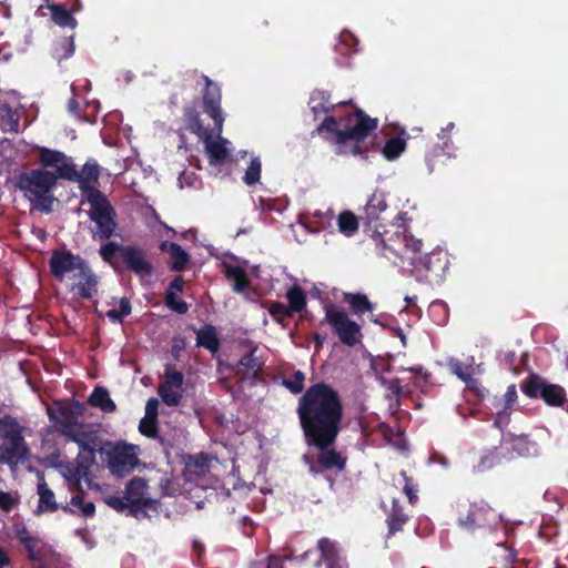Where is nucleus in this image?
I'll list each match as a JSON object with an SVG mask.
<instances>
[{
	"label": "nucleus",
	"instance_id": "nucleus-57",
	"mask_svg": "<svg viewBox=\"0 0 568 568\" xmlns=\"http://www.w3.org/2000/svg\"><path fill=\"white\" fill-rule=\"evenodd\" d=\"M16 504L17 501L14 500L10 493L0 490V509L2 511H10Z\"/></svg>",
	"mask_w": 568,
	"mask_h": 568
},
{
	"label": "nucleus",
	"instance_id": "nucleus-61",
	"mask_svg": "<svg viewBox=\"0 0 568 568\" xmlns=\"http://www.w3.org/2000/svg\"><path fill=\"white\" fill-rule=\"evenodd\" d=\"M159 400L154 397L150 398L145 405V417L158 419Z\"/></svg>",
	"mask_w": 568,
	"mask_h": 568
},
{
	"label": "nucleus",
	"instance_id": "nucleus-43",
	"mask_svg": "<svg viewBox=\"0 0 568 568\" xmlns=\"http://www.w3.org/2000/svg\"><path fill=\"white\" fill-rule=\"evenodd\" d=\"M26 199L30 202L31 207L39 212L51 213L53 210L54 196L51 192H37Z\"/></svg>",
	"mask_w": 568,
	"mask_h": 568
},
{
	"label": "nucleus",
	"instance_id": "nucleus-10",
	"mask_svg": "<svg viewBox=\"0 0 568 568\" xmlns=\"http://www.w3.org/2000/svg\"><path fill=\"white\" fill-rule=\"evenodd\" d=\"M13 184L23 193L24 197H27L37 192H52L54 178L52 171L41 166L16 174Z\"/></svg>",
	"mask_w": 568,
	"mask_h": 568
},
{
	"label": "nucleus",
	"instance_id": "nucleus-25",
	"mask_svg": "<svg viewBox=\"0 0 568 568\" xmlns=\"http://www.w3.org/2000/svg\"><path fill=\"white\" fill-rule=\"evenodd\" d=\"M511 450L520 457H535L540 454L539 444L527 434L511 435Z\"/></svg>",
	"mask_w": 568,
	"mask_h": 568
},
{
	"label": "nucleus",
	"instance_id": "nucleus-4",
	"mask_svg": "<svg viewBox=\"0 0 568 568\" xmlns=\"http://www.w3.org/2000/svg\"><path fill=\"white\" fill-rule=\"evenodd\" d=\"M148 483L142 477L128 481L122 495H111L104 498L105 504L120 514L138 520L150 518V513L158 514L160 503L148 496Z\"/></svg>",
	"mask_w": 568,
	"mask_h": 568
},
{
	"label": "nucleus",
	"instance_id": "nucleus-42",
	"mask_svg": "<svg viewBox=\"0 0 568 568\" xmlns=\"http://www.w3.org/2000/svg\"><path fill=\"white\" fill-rule=\"evenodd\" d=\"M264 307L267 308L270 315L272 318L280 324L283 328H286L288 326L287 318H291L293 314L286 308V305H284L281 302L275 301H266L264 303Z\"/></svg>",
	"mask_w": 568,
	"mask_h": 568
},
{
	"label": "nucleus",
	"instance_id": "nucleus-31",
	"mask_svg": "<svg viewBox=\"0 0 568 568\" xmlns=\"http://www.w3.org/2000/svg\"><path fill=\"white\" fill-rule=\"evenodd\" d=\"M88 404L100 408L104 413H113L116 410V405L110 397L106 388L97 386L88 398Z\"/></svg>",
	"mask_w": 568,
	"mask_h": 568
},
{
	"label": "nucleus",
	"instance_id": "nucleus-59",
	"mask_svg": "<svg viewBox=\"0 0 568 568\" xmlns=\"http://www.w3.org/2000/svg\"><path fill=\"white\" fill-rule=\"evenodd\" d=\"M453 373L460 378L463 382H466L471 377L469 372V367L463 365L462 363H456L452 366Z\"/></svg>",
	"mask_w": 568,
	"mask_h": 568
},
{
	"label": "nucleus",
	"instance_id": "nucleus-55",
	"mask_svg": "<svg viewBox=\"0 0 568 568\" xmlns=\"http://www.w3.org/2000/svg\"><path fill=\"white\" fill-rule=\"evenodd\" d=\"M320 100V102L316 105L312 106V111L317 114L320 112L329 113L332 111V108L326 105L328 102V97H326L324 91H316L312 94L311 101Z\"/></svg>",
	"mask_w": 568,
	"mask_h": 568
},
{
	"label": "nucleus",
	"instance_id": "nucleus-62",
	"mask_svg": "<svg viewBox=\"0 0 568 568\" xmlns=\"http://www.w3.org/2000/svg\"><path fill=\"white\" fill-rule=\"evenodd\" d=\"M119 310L118 312L120 313V315L122 316V318L124 320V317L129 316L132 312V306H131V302L128 297H122L120 300V303H119Z\"/></svg>",
	"mask_w": 568,
	"mask_h": 568
},
{
	"label": "nucleus",
	"instance_id": "nucleus-36",
	"mask_svg": "<svg viewBox=\"0 0 568 568\" xmlns=\"http://www.w3.org/2000/svg\"><path fill=\"white\" fill-rule=\"evenodd\" d=\"M224 275L233 281V291L242 293L250 287L251 281L245 270L237 265L225 266Z\"/></svg>",
	"mask_w": 568,
	"mask_h": 568
},
{
	"label": "nucleus",
	"instance_id": "nucleus-8",
	"mask_svg": "<svg viewBox=\"0 0 568 568\" xmlns=\"http://www.w3.org/2000/svg\"><path fill=\"white\" fill-rule=\"evenodd\" d=\"M325 321L332 326L344 345L354 347L361 342V326L352 321L346 312L337 305L329 303L325 306Z\"/></svg>",
	"mask_w": 568,
	"mask_h": 568
},
{
	"label": "nucleus",
	"instance_id": "nucleus-45",
	"mask_svg": "<svg viewBox=\"0 0 568 568\" xmlns=\"http://www.w3.org/2000/svg\"><path fill=\"white\" fill-rule=\"evenodd\" d=\"M87 454H88L87 452L79 450V454L73 464L71 471H72L73 477L77 478L78 480L88 476L91 466L95 462V459L89 460V457Z\"/></svg>",
	"mask_w": 568,
	"mask_h": 568
},
{
	"label": "nucleus",
	"instance_id": "nucleus-15",
	"mask_svg": "<svg viewBox=\"0 0 568 568\" xmlns=\"http://www.w3.org/2000/svg\"><path fill=\"white\" fill-rule=\"evenodd\" d=\"M60 434L67 436L70 440L78 444L79 449L87 452L89 460L95 459V453L99 450V439L92 433L83 430L78 423L61 420Z\"/></svg>",
	"mask_w": 568,
	"mask_h": 568
},
{
	"label": "nucleus",
	"instance_id": "nucleus-18",
	"mask_svg": "<svg viewBox=\"0 0 568 568\" xmlns=\"http://www.w3.org/2000/svg\"><path fill=\"white\" fill-rule=\"evenodd\" d=\"M74 280L71 291L81 298L91 300L98 293V276L90 267L89 263L83 270L72 276Z\"/></svg>",
	"mask_w": 568,
	"mask_h": 568
},
{
	"label": "nucleus",
	"instance_id": "nucleus-38",
	"mask_svg": "<svg viewBox=\"0 0 568 568\" xmlns=\"http://www.w3.org/2000/svg\"><path fill=\"white\" fill-rule=\"evenodd\" d=\"M344 302L348 304L352 312L357 316H362L373 310V304L363 293H344Z\"/></svg>",
	"mask_w": 568,
	"mask_h": 568
},
{
	"label": "nucleus",
	"instance_id": "nucleus-48",
	"mask_svg": "<svg viewBox=\"0 0 568 568\" xmlns=\"http://www.w3.org/2000/svg\"><path fill=\"white\" fill-rule=\"evenodd\" d=\"M500 462L499 454L496 448L488 450L483 456H480V459L477 465L474 466L475 473H484L488 469L494 468L496 465H498Z\"/></svg>",
	"mask_w": 568,
	"mask_h": 568
},
{
	"label": "nucleus",
	"instance_id": "nucleus-49",
	"mask_svg": "<svg viewBox=\"0 0 568 568\" xmlns=\"http://www.w3.org/2000/svg\"><path fill=\"white\" fill-rule=\"evenodd\" d=\"M358 39L349 31H343L339 34L338 44L336 51L343 54L348 52H357Z\"/></svg>",
	"mask_w": 568,
	"mask_h": 568
},
{
	"label": "nucleus",
	"instance_id": "nucleus-35",
	"mask_svg": "<svg viewBox=\"0 0 568 568\" xmlns=\"http://www.w3.org/2000/svg\"><path fill=\"white\" fill-rule=\"evenodd\" d=\"M196 345L215 353L220 348V341L216 329L213 325L207 324L196 333Z\"/></svg>",
	"mask_w": 568,
	"mask_h": 568
},
{
	"label": "nucleus",
	"instance_id": "nucleus-12",
	"mask_svg": "<svg viewBox=\"0 0 568 568\" xmlns=\"http://www.w3.org/2000/svg\"><path fill=\"white\" fill-rule=\"evenodd\" d=\"M205 87L202 92L203 111L214 122V131L220 135L223 130L224 115L221 108L222 92L217 83L213 82L207 75L202 74Z\"/></svg>",
	"mask_w": 568,
	"mask_h": 568
},
{
	"label": "nucleus",
	"instance_id": "nucleus-32",
	"mask_svg": "<svg viewBox=\"0 0 568 568\" xmlns=\"http://www.w3.org/2000/svg\"><path fill=\"white\" fill-rule=\"evenodd\" d=\"M24 427L19 423L18 418L6 414L0 417V438L3 440L22 437Z\"/></svg>",
	"mask_w": 568,
	"mask_h": 568
},
{
	"label": "nucleus",
	"instance_id": "nucleus-14",
	"mask_svg": "<svg viewBox=\"0 0 568 568\" xmlns=\"http://www.w3.org/2000/svg\"><path fill=\"white\" fill-rule=\"evenodd\" d=\"M385 194L382 191H375L368 199L364 206V212L361 215V222L363 224V231L368 236L374 233L375 229H384V224L381 222L382 214L387 210Z\"/></svg>",
	"mask_w": 568,
	"mask_h": 568
},
{
	"label": "nucleus",
	"instance_id": "nucleus-16",
	"mask_svg": "<svg viewBox=\"0 0 568 568\" xmlns=\"http://www.w3.org/2000/svg\"><path fill=\"white\" fill-rule=\"evenodd\" d=\"M85 405L79 400H55L53 406L47 408L49 419L55 425L57 430L60 433L61 420H70L78 423V419L83 416Z\"/></svg>",
	"mask_w": 568,
	"mask_h": 568
},
{
	"label": "nucleus",
	"instance_id": "nucleus-22",
	"mask_svg": "<svg viewBox=\"0 0 568 568\" xmlns=\"http://www.w3.org/2000/svg\"><path fill=\"white\" fill-rule=\"evenodd\" d=\"M160 248L170 255L169 267L174 272H182L190 262V254L178 243L164 241Z\"/></svg>",
	"mask_w": 568,
	"mask_h": 568
},
{
	"label": "nucleus",
	"instance_id": "nucleus-28",
	"mask_svg": "<svg viewBox=\"0 0 568 568\" xmlns=\"http://www.w3.org/2000/svg\"><path fill=\"white\" fill-rule=\"evenodd\" d=\"M418 270H424L427 274L438 275L445 268L446 262L442 258L440 252H432L429 254H416L415 261H412Z\"/></svg>",
	"mask_w": 568,
	"mask_h": 568
},
{
	"label": "nucleus",
	"instance_id": "nucleus-2",
	"mask_svg": "<svg viewBox=\"0 0 568 568\" xmlns=\"http://www.w3.org/2000/svg\"><path fill=\"white\" fill-rule=\"evenodd\" d=\"M378 126V120L371 118L362 109L345 118L344 129L338 128L334 115H326L323 122L313 131L327 143L335 146L338 155H354L367 159V153L374 148L373 141H367L371 133Z\"/></svg>",
	"mask_w": 568,
	"mask_h": 568
},
{
	"label": "nucleus",
	"instance_id": "nucleus-58",
	"mask_svg": "<svg viewBox=\"0 0 568 568\" xmlns=\"http://www.w3.org/2000/svg\"><path fill=\"white\" fill-rule=\"evenodd\" d=\"M517 400V389H516V385H509L507 387V390L504 395V405H503V408L504 409H508L510 408L515 402Z\"/></svg>",
	"mask_w": 568,
	"mask_h": 568
},
{
	"label": "nucleus",
	"instance_id": "nucleus-64",
	"mask_svg": "<svg viewBox=\"0 0 568 568\" xmlns=\"http://www.w3.org/2000/svg\"><path fill=\"white\" fill-rule=\"evenodd\" d=\"M265 568H283V562L281 557L271 555L267 557V562Z\"/></svg>",
	"mask_w": 568,
	"mask_h": 568
},
{
	"label": "nucleus",
	"instance_id": "nucleus-19",
	"mask_svg": "<svg viewBox=\"0 0 568 568\" xmlns=\"http://www.w3.org/2000/svg\"><path fill=\"white\" fill-rule=\"evenodd\" d=\"M491 514L493 510L488 506L470 504L466 514L459 513L458 525L466 530L474 531L476 528L487 526L489 524L488 517Z\"/></svg>",
	"mask_w": 568,
	"mask_h": 568
},
{
	"label": "nucleus",
	"instance_id": "nucleus-6",
	"mask_svg": "<svg viewBox=\"0 0 568 568\" xmlns=\"http://www.w3.org/2000/svg\"><path fill=\"white\" fill-rule=\"evenodd\" d=\"M89 195V199L82 200L81 203H88L90 206L88 215L94 224L91 236L94 241L109 242L111 237L118 235L116 210L103 192H91Z\"/></svg>",
	"mask_w": 568,
	"mask_h": 568
},
{
	"label": "nucleus",
	"instance_id": "nucleus-54",
	"mask_svg": "<svg viewBox=\"0 0 568 568\" xmlns=\"http://www.w3.org/2000/svg\"><path fill=\"white\" fill-rule=\"evenodd\" d=\"M70 505L78 508L81 515L85 518L93 517L95 514V506L93 503H84L82 495L72 496Z\"/></svg>",
	"mask_w": 568,
	"mask_h": 568
},
{
	"label": "nucleus",
	"instance_id": "nucleus-5",
	"mask_svg": "<svg viewBox=\"0 0 568 568\" xmlns=\"http://www.w3.org/2000/svg\"><path fill=\"white\" fill-rule=\"evenodd\" d=\"M99 255L103 262L114 266L116 255L125 270L140 278L151 277L154 268L148 257L146 251L138 245H123L115 241L103 243L99 248Z\"/></svg>",
	"mask_w": 568,
	"mask_h": 568
},
{
	"label": "nucleus",
	"instance_id": "nucleus-39",
	"mask_svg": "<svg viewBox=\"0 0 568 568\" xmlns=\"http://www.w3.org/2000/svg\"><path fill=\"white\" fill-rule=\"evenodd\" d=\"M361 216L355 215L352 211L345 210L337 216L338 231L347 237L353 236L359 226Z\"/></svg>",
	"mask_w": 568,
	"mask_h": 568
},
{
	"label": "nucleus",
	"instance_id": "nucleus-17",
	"mask_svg": "<svg viewBox=\"0 0 568 568\" xmlns=\"http://www.w3.org/2000/svg\"><path fill=\"white\" fill-rule=\"evenodd\" d=\"M30 448L22 437L3 440L0 445V464L11 468L24 464L29 459Z\"/></svg>",
	"mask_w": 568,
	"mask_h": 568
},
{
	"label": "nucleus",
	"instance_id": "nucleus-44",
	"mask_svg": "<svg viewBox=\"0 0 568 568\" xmlns=\"http://www.w3.org/2000/svg\"><path fill=\"white\" fill-rule=\"evenodd\" d=\"M183 381L184 376L181 372L176 371L172 365H166L164 381L160 384L161 392H166V388L182 389Z\"/></svg>",
	"mask_w": 568,
	"mask_h": 568
},
{
	"label": "nucleus",
	"instance_id": "nucleus-37",
	"mask_svg": "<svg viewBox=\"0 0 568 568\" xmlns=\"http://www.w3.org/2000/svg\"><path fill=\"white\" fill-rule=\"evenodd\" d=\"M286 300L288 305L286 308L294 315L295 313H301L306 308L307 300L305 291L298 286L293 285L286 292Z\"/></svg>",
	"mask_w": 568,
	"mask_h": 568
},
{
	"label": "nucleus",
	"instance_id": "nucleus-50",
	"mask_svg": "<svg viewBox=\"0 0 568 568\" xmlns=\"http://www.w3.org/2000/svg\"><path fill=\"white\" fill-rule=\"evenodd\" d=\"M262 164L258 158H253L245 171L243 182L251 186L256 184L261 179Z\"/></svg>",
	"mask_w": 568,
	"mask_h": 568
},
{
	"label": "nucleus",
	"instance_id": "nucleus-23",
	"mask_svg": "<svg viewBox=\"0 0 568 568\" xmlns=\"http://www.w3.org/2000/svg\"><path fill=\"white\" fill-rule=\"evenodd\" d=\"M213 132L210 131L204 136L201 138V140L205 144V151L210 159V163L219 164L224 162L229 156V150L226 148L227 141L221 138V134L217 135L220 138L219 141H213Z\"/></svg>",
	"mask_w": 568,
	"mask_h": 568
},
{
	"label": "nucleus",
	"instance_id": "nucleus-46",
	"mask_svg": "<svg viewBox=\"0 0 568 568\" xmlns=\"http://www.w3.org/2000/svg\"><path fill=\"white\" fill-rule=\"evenodd\" d=\"M406 141L399 136L392 138L386 141L382 149V154L388 161L397 159L405 150Z\"/></svg>",
	"mask_w": 568,
	"mask_h": 568
},
{
	"label": "nucleus",
	"instance_id": "nucleus-33",
	"mask_svg": "<svg viewBox=\"0 0 568 568\" xmlns=\"http://www.w3.org/2000/svg\"><path fill=\"white\" fill-rule=\"evenodd\" d=\"M183 118L186 129L200 139L211 131L203 125L200 113L194 106H185L183 109Z\"/></svg>",
	"mask_w": 568,
	"mask_h": 568
},
{
	"label": "nucleus",
	"instance_id": "nucleus-7",
	"mask_svg": "<svg viewBox=\"0 0 568 568\" xmlns=\"http://www.w3.org/2000/svg\"><path fill=\"white\" fill-rule=\"evenodd\" d=\"M520 389L528 398L541 399L549 407L562 408L567 402V392L561 385L549 383L537 373H530Z\"/></svg>",
	"mask_w": 568,
	"mask_h": 568
},
{
	"label": "nucleus",
	"instance_id": "nucleus-47",
	"mask_svg": "<svg viewBox=\"0 0 568 568\" xmlns=\"http://www.w3.org/2000/svg\"><path fill=\"white\" fill-rule=\"evenodd\" d=\"M140 433L151 439H159L163 443V437L159 434V423L156 418L143 417L139 424Z\"/></svg>",
	"mask_w": 568,
	"mask_h": 568
},
{
	"label": "nucleus",
	"instance_id": "nucleus-21",
	"mask_svg": "<svg viewBox=\"0 0 568 568\" xmlns=\"http://www.w3.org/2000/svg\"><path fill=\"white\" fill-rule=\"evenodd\" d=\"M184 278L181 275L175 276L169 284L164 293V303L173 312L178 314H186L189 312V304L178 298V294L184 290Z\"/></svg>",
	"mask_w": 568,
	"mask_h": 568
},
{
	"label": "nucleus",
	"instance_id": "nucleus-41",
	"mask_svg": "<svg viewBox=\"0 0 568 568\" xmlns=\"http://www.w3.org/2000/svg\"><path fill=\"white\" fill-rule=\"evenodd\" d=\"M256 351L257 346H253L245 355L242 356L236 365V367H242L247 373H252L253 377H256L260 374L264 365L262 358L255 355Z\"/></svg>",
	"mask_w": 568,
	"mask_h": 568
},
{
	"label": "nucleus",
	"instance_id": "nucleus-40",
	"mask_svg": "<svg viewBox=\"0 0 568 568\" xmlns=\"http://www.w3.org/2000/svg\"><path fill=\"white\" fill-rule=\"evenodd\" d=\"M209 458L204 453L190 455L185 460V471L191 476H203L209 471Z\"/></svg>",
	"mask_w": 568,
	"mask_h": 568
},
{
	"label": "nucleus",
	"instance_id": "nucleus-34",
	"mask_svg": "<svg viewBox=\"0 0 568 568\" xmlns=\"http://www.w3.org/2000/svg\"><path fill=\"white\" fill-rule=\"evenodd\" d=\"M74 36L61 37L53 42L51 55L59 63L63 60L71 58L74 54Z\"/></svg>",
	"mask_w": 568,
	"mask_h": 568
},
{
	"label": "nucleus",
	"instance_id": "nucleus-63",
	"mask_svg": "<svg viewBox=\"0 0 568 568\" xmlns=\"http://www.w3.org/2000/svg\"><path fill=\"white\" fill-rule=\"evenodd\" d=\"M68 111L75 118L81 119V108L78 100L73 97L68 101Z\"/></svg>",
	"mask_w": 568,
	"mask_h": 568
},
{
	"label": "nucleus",
	"instance_id": "nucleus-27",
	"mask_svg": "<svg viewBox=\"0 0 568 568\" xmlns=\"http://www.w3.org/2000/svg\"><path fill=\"white\" fill-rule=\"evenodd\" d=\"M45 9L50 12L51 21L61 27V28H70L74 30L78 26V21L74 18V14L70 9H67L64 4L61 3H49Z\"/></svg>",
	"mask_w": 568,
	"mask_h": 568
},
{
	"label": "nucleus",
	"instance_id": "nucleus-53",
	"mask_svg": "<svg viewBox=\"0 0 568 568\" xmlns=\"http://www.w3.org/2000/svg\"><path fill=\"white\" fill-rule=\"evenodd\" d=\"M158 393L162 402L166 406L175 407L179 406L182 400V389L179 388H166V392H161V386L158 388Z\"/></svg>",
	"mask_w": 568,
	"mask_h": 568
},
{
	"label": "nucleus",
	"instance_id": "nucleus-52",
	"mask_svg": "<svg viewBox=\"0 0 568 568\" xmlns=\"http://www.w3.org/2000/svg\"><path fill=\"white\" fill-rule=\"evenodd\" d=\"M305 375L301 371H295L292 378L283 379V386H285L292 394H301L304 389Z\"/></svg>",
	"mask_w": 568,
	"mask_h": 568
},
{
	"label": "nucleus",
	"instance_id": "nucleus-56",
	"mask_svg": "<svg viewBox=\"0 0 568 568\" xmlns=\"http://www.w3.org/2000/svg\"><path fill=\"white\" fill-rule=\"evenodd\" d=\"M465 383H466L467 389L473 392L478 398L483 399L485 397V394L487 393V390L481 386V383L477 378L471 376Z\"/></svg>",
	"mask_w": 568,
	"mask_h": 568
},
{
	"label": "nucleus",
	"instance_id": "nucleus-24",
	"mask_svg": "<svg viewBox=\"0 0 568 568\" xmlns=\"http://www.w3.org/2000/svg\"><path fill=\"white\" fill-rule=\"evenodd\" d=\"M409 520V515L404 510L403 505L398 499H393L392 508L387 514L386 524L388 527L387 538H390L396 532L402 531L404 525Z\"/></svg>",
	"mask_w": 568,
	"mask_h": 568
},
{
	"label": "nucleus",
	"instance_id": "nucleus-20",
	"mask_svg": "<svg viewBox=\"0 0 568 568\" xmlns=\"http://www.w3.org/2000/svg\"><path fill=\"white\" fill-rule=\"evenodd\" d=\"M80 179L77 181L83 200L89 199L91 192H101L95 184L100 178V168L95 160H89L79 171Z\"/></svg>",
	"mask_w": 568,
	"mask_h": 568
},
{
	"label": "nucleus",
	"instance_id": "nucleus-30",
	"mask_svg": "<svg viewBox=\"0 0 568 568\" xmlns=\"http://www.w3.org/2000/svg\"><path fill=\"white\" fill-rule=\"evenodd\" d=\"M38 513H54L59 509L54 493L49 488L44 479L38 483Z\"/></svg>",
	"mask_w": 568,
	"mask_h": 568
},
{
	"label": "nucleus",
	"instance_id": "nucleus-60",
	"mask_svg": "<svg viewBox=\"0 0 568 568\" xmlns=\"http://www.w3.org/2000/svg\"><path fill=\"white\" fill-rule=\"evenodd\" d=\"M383 385L396 397L402 395V385L398 378L383 379Z\"/></svg>",
	"mask_w": 568,
	"mask_h": 568
},
{
	"label": "nucleus",
	"instance_id": "nucleus-11",
	"mask_svg": "<svg viewBox=\"0 0 568 568\" xmlns=\"http://www.w3.org/2000/svg\"><path fill=\"white\" fill-rule=\"evenodd\" d=\"M100 452L105 455L104 462L111 474L118 477L129 475L139 463L133 445H113Z\"/></svg>",
	"mask_w": 568,
	"mask_h": 568
},
{
	"label": "nucleus",
	"instance_id": "nucleus-3",
	"mask_svg": "<svg viewBox=\"0 0 568 568\" xmlns=\"http://www.w3.org/2000/svg\"><path fill=\"white\" fill-rule=\"evenodd\" d=\"M406 212L398 213L396 217L395 230L389 231L384 229H375L374 233L369 235L375 244L377 254L388 260L398 257L402 261H415L416 254H420L423 242L414 237L408 230Z\"/></svg>",
	"mask_w": 568,
	"mask_h": 568
},
{
	"label": "nucleus",
	"instance_id": "nucleus-51",
	"mask_svg": "<svg viewBox=\"0 0 568 568\" xmlns=\"http://www.w3.org/2000/svg\"><path fill=\"white\" fill-rule=\"evenodd\" d=\"M400 478L403 479V493L407 496L409 504L414 505L418 500L417 496V485L414 483L413 478H410L405 470L399 473Z\"/></svg>",
	"mask_w": 568,
	"mask_h": 568
},
{
	"label": "nucleus",
	"instance_id": "nucleus-13",
	"mask_svg": "<svg viewBox=\"0 0 568 568\" xmlns=\"http://www.w3.org/2000/svg\"><path fill=\"white\" fill-rule=\"evenodd\" d=\"M87 264L88 262L83 257L64 248L54 250L49 260L50 272L59 281L74 271L79 273Z\"/></svg>",
	"mask_w": 568,
	"mask_h": 568
},
{
	"label": "nucleus",
	"instance_id": "nucleus-29",
	"mask_svg": "<svg viewBox=\"0 0 568 568\" xmlns=\"http://www.w3.org/2000/svg\"><path fill=\"white\" fill-rule=\"evenodd\" d=\"M317 549L321 552V559L317 565L323 561L326 565V568H328L345 561L339 556L336 542L327 537H323L317 541Z\"/></svg>",
	"mask_w": 568,
	"mask_h": 568
},
{
	"label": "nucleus",
	"instance_id": "nucleus-26",
	"mask_svg": "<svg viewBox=\"0 0 568 568\" xmlns=\"http://www.w3.org/2000/svg\"><path fill=\"white\" fill-rule=\"evenodd\" d=\"M17 538L23 545L28 552V557L32 561H41L44 552L42 549V541L34 536H31L26 527L17 530Z\"/></svg>",
	"mask_w": 568,
	"mask_h": 568
},
{
	"label": "nucleus",
	"instance_id": "nucleus-9",
	"mask_svg": "<svg viewBox=\"0 0 568 568\" xmlns=\"http://www.w3.org/2000/svg\"><path fill=\"white\" fill-rule=\"evenodd\" d=\"M38 153V160L41 166L54 168V171L52 172L54 186L57 185L58 180L77 183L80 179L77 165L72 158L68 156L65 153L45 146H39Z\"/></svg>",
	"mask_w": 568,
	"mask_h": 568
},
{
	"label": "nucleus",
	"instance_id": "nucleus-1",
	"mask_svg": "<svg viewBox=\"0 0 568 568\" xmlns=\"http://www.w3.org/2000/svg\"><path fill=\"white\" fill-rule=\"evenodd\" d=\"M296 414L305 444L317 450L315 458L308 455L303 457L308 471L312 475L325 470L344 471L347 456L334 447L344 419V405L338 390L325 382L311 385L298 398Z\"/></svg>",
	"mask_w": 568,
	"mask_h": 568
}]
</instances>
